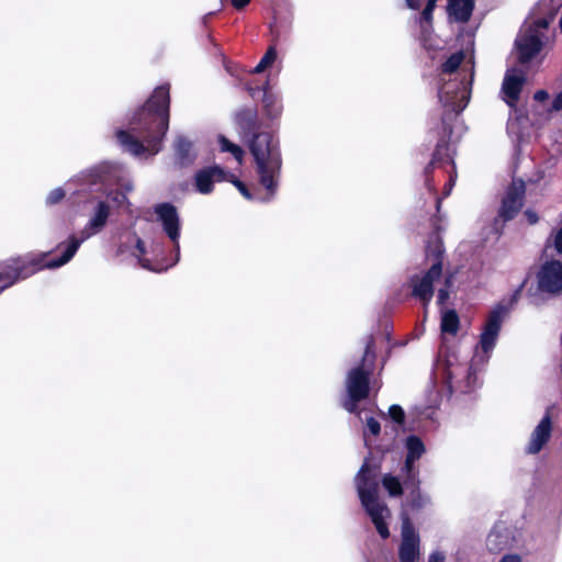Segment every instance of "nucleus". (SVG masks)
Instances as JSON below:
<instances>
[{"mask_svg":"<svg viewBox=\"0 0 562 562\" xmlns=\"http://www.w3.org/2000/svg\"><path fill=\"white\" fill-rule=\"evenodd\" d=\"M168 90L164 87L156 89L136 117L145 134L146 146L124 131L116 134L121 145L136 156L145 150L156 154L159 150L157 144L162 139L168 128Z\"/></svg>","mask_w":562,"mask_h":562,"instance_id":"obj_1","label":"nucleus"},{"mask_svg":"<svg viewBox=\"0 0 562 562\" xmlns=\"http://www.w3.org/2000/svg\"><path fill=\"white\" fill-rule=\"evenodd\" d=\"M250 151L256 159L261 183L272 192L273 177L279 171L281 161L271 135L268 133L256 134L250 143Z\"/></svg>","mask_w":562,"mask_h":562,"instance_id":"obj_2","label":"nucleus"},{"mask_svg":"<svg viewBox=\"0 0 562 562\" xmlns=\"http://www.w3.org/2000/svg\"><path fill=\"white\" fill-rule=\"evenodd\" d=\"M367 465H363L357 476V488L359 497L361 499L362 506L374 524L379 535L385 539L390 536L389 528L385 524V519L390 517V510L384 504L378 501V485L375 482H371L367 477Z\"/></svg>","mask_w":562,"mask_h":562,"instance_id":"obj_3","label":"nucleus"},{"mask_svg":"<svg viewBox=\"0 0 562 562\" xmlns=\"http://www.w3.org/2000/svg\"><path fill=\"white\" fill-rule=\"evenodd\" d=\"M538 291L549 297L562 294V262L548 260L543 262L536 276Z\"/></svg>","mask_w":562,"mask_h":562,"instance_id":"obj_4","label":"nucleus"},{"mask_svg":"<svg viewBox=\"0 0 562 562\" xmlns=\"http://www.w3.org/2000/svg\"><path fill=\"white\" fill-rule=\"evenodd\" d=\"M348 400L345 408L348 412H355L357 403L364 400L369 394V372L362 368H355L349 371L346 380Z\"/></svg>","mask_w":562,"mask_h":562,"instance_id":"obj_5","label":"nucleus"},{"mask_svg":"<svg viewBox=\"0 0 562 562\" xmlns=\"http://www.w3.org/2000/svg\"><path fill=\"white\" fill-rule=\"evenodd\" d=\"M419 555V537L413 530L408 520H405L402 528V543L400 547L401 562H416Z\"/></svg>","mask_w":562,"mask_h":562,"instance_id":"obj_6","label":"nucleus"},{"mask_svg":"<svg viewBox=\"0 0 562 562\" xmlns=\"http://www.w3.org/2000/svg\"><path fill=\"white\" fill-rule=\"evenodd\" d=\"M504 315V308H497L491 313L480 340L483 352L487 353L494 348Z\"/></svg>","mask_w":562,"mask_h":562,"instance_id":"obj_7","label":"nucleus"},{"mask_svg":"<svg viewBox=\"0 0 562 562\" xmlns=\"http://www.w3.org/2000/svg\"><path fill=\"white\" fill-rule=\"evenodd\" d=\"M519 60L522 63L532 59L542 48V42L535 29H529L516 41Z\"/></svg>","mask_w":562,"mask_h":562,"instance_id":"obj_8","label":"nucleus"},{"mask_svg":"<svg viewBox=\"0 0 562 562\" xmlns=\"http://www.w3.org/2000/svg\"><path fill=\"white\" fill-rule=\"evenodd\" d=\"M441 263L437 262L431 266L429 271L423 278L414 279V295L418 296L425 303L429 302L434 294L432 283L441 277Z\"/></svg>","mask_w":562,"mask_h":562,"instance_id":"obj_9","label":"nucleus"},{"mask_svg":"<svg viewBox=\"0 0 562 562\" xmlns=\"http://www.w3.org/2000/svg\"><path fill=\"white\" fill-rule=\"evenodd\" d=\"M525 188L522 183L514 184L507 192L501 207V215L505 220L513 218L522 206Z\"/></svg>","mask_w":562,"mask_h":562,"instance_id":"obj_10","label":"nucleus"},{"mask_svg":"<svg viewBox=\"0 0 562 562\" xmlns=\"http://www.w3.org/2000/svg\"><path fill=\"white\" fill-rule=\"evenodd\" d=\"M156 213L168 236L176 241L179 237V217L176 207L170 204H160L156 207Z\"/></svg>","mask_w":562,"mask_h":562,"instance_id":"obj_11","label":"nucleus"},{"mask_svg":"<svg viewBox=\"0 0 562 562\" xmlns=\"http://www.w3.org/2000/svg\"><path fill=\"white\" fill-rule=\"evenodd\" d=\"M551 435V419L546 415L531 434L527 452L531 454L538 453L547 443Z\"/></svg>","mask_w":562,"mask_h":562,"instance_id":"obj_12","label":"nucleus"},{"mask_svg":"<svg viewBox=\"0 0 562 562\" xmlns=\"http://www.w3.org/2000/svg\"><path fill=\"white\" fill-rule=\"evenodd\" d=\"M524 82V74L517 70L507 71L503 82V92L505 94V101L509 105H514V103L518 100Z\"/></svg>","mask_w":562,"mask_h":562,"instance_id":"obj_13","label":"nucleus"},{"mask_svg":"<svg viewBox=\"0 0 562 562\" xmlns=\"http://www.w3.org/2000/svg\"><path fill=\"white\" fill-rule=\"evenodd\" d=\"M223 176L224 171L217 166L199 170L194 176L196 190L202 194L210 193L214 181L222 180Z\"/></svg>","mask_w":562,"mask_h":562,"instance_id":"obj_14","label":"nucleus"},{"mask_svg":"<svg viewBox=\"0 0 562 562\" xmlns=\"http://www.w3.org/2000/svg\"><path fill=\"white\" fill-rule=\"evenodd\" d=\"M473 1L474 0H450L448 7L449 13L453 15L456 20L465 22L472 13Z\"/></svg>","mask_w":562,"mask_h":562,"instance_id":"obj_15","label":"nucleus"},{"mask_svg":"<svg viewBox=\"0 0 562 562\" xmlns=\"http://www.w3.org/2000/svg\"><path fill=\"white\" fill-rule=\"evenodd\" d=\"M407 449L408 453L405 462V468L407 471H411L413 462L420 458V456L425 451V447L417 437H409L407 439Z\"/></svg>","mask_w":562,"mask_h":562,"instance_id":"obj_16","label":"nucleus"},{"mask_svg":"<svg viewBox=\"0 0 562 562\" xmlns=\"http://www.w3.org/2000/svg\"><path fill=\"white\" fill-rule=\"evenodd\" d=\"M176 151L181 165L192 160V144L184 137L180 136L176 140Z\"/></svg>","mask_w":562,"mask_h":562,"instance_id":"obj_17","label":"nucleus"},{"mask_svg":"<svg viewBox=\"0 0 562 562\" xmlns=\"http://www.w3.org/2000/svg\"><path fill=\"white\" fill-rule=\"evenodd\" d=\"M459 328V318L454 311H447L442 315L441 330L443 333L457 334Z\"/></svg>","mask_w":562,"mask_h":562,"instance_id":"obj_18","label":"nucleus"},{"mask_svg":"<svg viewBox=\"0 0 562 562\" xmlns=\"http://www.w3.org/2000/svg\"><path fill=\"white\" fill-rule=\"evenodd\" d=\"M79 245H80V241L78 239L71 238L70 244H69L66 252L64 254V256L59 260H57V261L48 262L46 266L48 268H57V267H60V266L65 265L66 262H68L72 258V256L77 251Z\"/></svg>","mask_w":562,"mask_h":562,"instance_id":"obj_19","label":"nucleus"},{"mask_svg":"<svg viewBox=\"0 0 562 562\" xmlns=\"http://www.w3.org/2000/svg\"><path fill=\"white\" fill-rule=\"evenodd\" d=\"M108 216L109 207L104 203H100L94 217L90 222V227L95 231L100 229L105 224Z\"/></svg>","mask_w":562,"mask_h":562,"instance_id":"obj_20","label":"nucleus"},{"mask_svg":"<svg viewBox=\"0 0 562 562\" xmlns=\"http://www.w3.org/2000/svg\"><path fill=\"white\" fill-rule=\"evenodd\" d=\"M382 483L391 496L402 495L403 488L400 481L396 477L392 475H385L382 480Z\"/></svg>","mask_w":562,"mask_h":562,"instance_id":"obj_21","label":"nucleus"},{"mask_svg":"<svg viewBox=\"0 0 562 562\" xmlns=\"http://www.w3.org/2000/svg\"><path fill=\"white\" fill-rule=\"evenodd\" d=\"M220 144H221V148L222 150L224 151H229L233 154V156L238 160V161H241V158H243V149L231 143L227 138H225L224 136H221L220 137Z\"/></svg>","mask_w":562,"mask_h":562,"instance_id":"obj_22","label":"nucleus"},{"mask_svg":"<svg viewBox=\"0 0 562 562\" xmlns=\"http://www.w3.org/2000/svg\"><path fill=\"white\" fill-rule=\"evenodd\" d=\"M276 58H277V52L273 47H270L267 50V53L265 54V56L262 57V59L260 60V63L256 66L255 72L263 71L267 67H269L273 64Z\"/></svg>","mask_w":562,"mask_h":562,"instance_id":"obj_23","label":"nucleus"},{"mask_svg":"<svg viewBox=\"0 0 562 562\" xmlns=\"http://www.w3.org/2000/svg\"><path fill=\"white\" fill-rule=\"evenodd\" d=\"M463 54L462 53H456L452 56L449 57V59L442 65V70L445 72H452L454 71L460 64L463 60Z\"/></svg>","mask_w":562,"mask_h":562,"instance_id":"obj_24","label":"nucleus"},{"mask_svg":"<svg viewBox=\"0 0 562 562\" xmlns=\"http://www.w3.org/2000/svg\"><path fill=\"white\" fill-rule=\"evenodd\" d=\"M441 100L449 106L452 108L454 111H461L467 106L468 101L462 98V100L459 103H456L453 98L450 95V91L446 90L441 94Z\"/></svg>","mask_w":562,"mask_h":562,"instance_id":"obj_25","label":"nucleus"},{"mask_svg":"<svg viewBox=\"0 0 562 562\" xmlns=\"http://www.w3.org/2000/svg\"><path fill=\"white\" fill-rule=\"evenodd\" d=\"M389 414H390L391 418L393 420H395L396 423H400V424L403 423L404 412L400 406H397V405L391 406L389 409Z\"/></svg>","mask_w":562,"mask_h":562,"instance_id":"obj_26","label":"nucleus"},{"mask_svg":"<svg viewBox=\"0 0 562 562\" xmlns=\"http://www.w3.org/2000/svg\"><path fill=\"white\" fill-rule=\"evenodd\" d=\"M65 196V192L63 189L60 188H57V189H54L47 196V201L52 204L54 203H58L59 201L63 200V198Z\"/></svg>","mask_w":562,"mask_h":562,"instance_id":"obj_27","label":"nucleus"},{"mask_svg":"<svg viewBox=\"0 0 562 562\" xmlns=\"http://www.w3.org/2000/svg\"><path fill=\"white\" fill-rule=\"evenodd\" d=\"M367 427L370 430V432L374 436L379 435L380 432V424L374 418H369L367 420Z\"/></svg>","mask_w":562,"mask_h":562,"instance_id":"obj_28","label":"nucleus"},{"mask_svg":"<svg viewBox=\"0 0 562 562\" xmlns=\"http://www.w3.org/2000/svg\"><path fill=\"white\" fill-rule=\"evenodd\" d=\"M524 215L526 216L529 224H536L539 221V217L536 212L532 210H526Z\"/></svg>","mask_w":562,"mask_h":562,"instance_id":"obj_29","label":"nucleus"},{"mask_svg":"<svg viewBox=\"0 0 562 562\" xmlns=\"http://www.w3.org/2000/svg\"><path fill=\"white\" fill-rule=\"evenodd\" d=\"M554 246L557 251L562 255V227L555 234Z\"/></svg>","mask_w":562,"mask_h":562,"instance_id":"obj_30","label":"nucleus"},{"mask_svg":"<svg viewBox=\"0 0 562 562\" xmlns=\"http://www.w3.org/2000/svg\"><path fill=\"white\" fill-rule=\"evenodd\" d=\"M552 110L561 111L562 110V91L555 97L552 103Z\"/></svg>","mask_w":562,"mask_h":562,"instance_id":"obj_31","label":"nucleus"},{"mask_svg":"<svg viewBox=\"0 0 562 562\" xmlns=\"http://www.w3.org/2000/svg\"><path fill=\"white\" fill-rule=\"evenodd\" d=\"M501 562H521L519 555L517 554H508V555H505Z\"/></svg>","mask_w":562,"mask_h":562,"instance_id":"obj_32","label":"nucleus"},{"mask_svg":"<svg viewBox=\"0 0 562 562\" xmlns=\"http://www.w3.org/2000/svg\"><path fill=\"white\" fill-rule=\"evenodd\" d=\"M548 98H549V94H548V92H547V91H544V90H539V91H537V92L535 93V99H536L537 101H544V100H547Z\"/></svg>","mask_w":562,"mask_h":562,"instance_id":"obj_33","label":"nucleus"},{"mask_svg":"<svg viewBox=\"0 0 562 562\" xmlns=\"http://www.w3.org/2000/svg\"><path fill=\"white\" fill-rule=\"evenodd\" d=\"M445 557L441 553L435 552L429 557L428 562H443Z\"/></svg>","mask_w":562,"mask_h":562,"instance_id":"obj_34","label":"nucleus"},{"mask_svg":"<svg viewBox=\"0 0 562 562\" xmlns=\"http://www.w3.org/2000/svg\"><path fill=\"white\" fill-rule=\"evenodd\" d=\"M448 299V291L445 289L439 290L438 292V301L440 304H443Z\"/></svg>","mask_w":562,"mask_h":562,"instance_id":"obj_35","label":"nucleus"},{"mask_svg":"<svg viewBox=\"0 0 562 562\" xmlns=\"http://www.w3.org/2000/svg\"><path fill=\"white\" fill-rule=\"evenodd\" d=\"M250 0H232V4L236 9H243L246 4H248Z\"/></svg>","mask_w":562,"mask_h":562,"instance_id":"obj_36","label":"nucleus"},{"mask_svg":"<svg viewBox=\"0 0 562 562\" xmlns=\"http://www.w3.org/2000/svg\"><path fill=\"white\" fill-rule=\"evenodd\" d=\"M432 9H434V7H429V5H427L425 8V10L423 11L424 20H426L428 22L431 20V11H432Z\"/></svg>","mask_w":562,"mask_h":562,"instance_id":"obj_37","label":"nucleus"},{"mask_svg":"<svg viewBox=\"0 0 562 562\" xmlns=\"http://www.w3.org/2000/svg\"><path fill=\"white\" fill-rule=\"evenodd\" d=\"M549 22L544 19H540L536 22L537 27L546 29L548 26Z\"/></svg>","mask_w":562,"mask_h":562,"instance_id":"obj_38","label":"nucleus"},{"mask_svg":"<svg viewBox=\"0 0 562 562\" xmlns=\"http://www.w3.org/2000/svg\"><path fill=\"white\" fill-rule=\"evenodd\" d=\"M406 2L411 9L416 10L419 8V3L416 0H406Z\"/></svg>","mask_w":562,"mask_h":562,"instance_id":"obj_39","label":"nucleus"},{"mask_svg":"<svg viewBox=\"0 0 562 562\" xmlns=\"http://www.w3.org/2000/svg\"><path fill=\"white\" fill-rule=\"evenodd\" d=\"M237 187L239 189V191L246 196V198H249V194L246 190V188L240 183V182H237Z\"/></svg>","mask_w":562,"mask_h":562,"instance_id":"obj_40","label":"nucleus"},{"mask_svg":"<svg viewBox=\"0 0 562 562\" xmlns=\"http://www.w3.org/2000/svg\"><path fill=\"white\" fill-rule=\"evenodd\" d=\"M372 345H373V344H372V340H370V341L368 342L367 347H366L364 358H366V357H368V356L371 353V351H372Z\"/></svg>","mask_w":562,"mask_h":562,"instance_id":"obj_41","label":"nucleus"},{"mask_svg":"<svg viewBox=\"0 0 562 562\" xmlns=\"http://www.w3.org/2000/svg\"><path fill=\"white\" fill-rule=\"evenodd\" d=\"M436 1H437V0H428L427 5H429V7H434V8H435Z\"/></svg>","mask_w":562,"mask_h":562,"instance_id":"obj_42","label":"nucleus"},{"mask_svg":"<svg viewBox=\"0 0 562 562\" xmlns=\"http://www.w3.org/2000/svg\"><path fill=\"white\" fill-rule=\"evenodd\" d=\"M137 246L142 250V243L140 241L137 243Z\"/></svg>","mask_w":562,"mask_h":562,"instance_id":"obj_43","label":"nucleus"}]
</instances>
